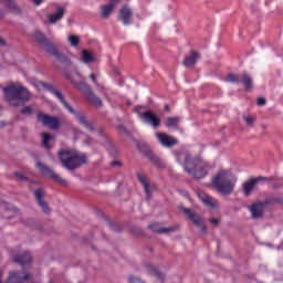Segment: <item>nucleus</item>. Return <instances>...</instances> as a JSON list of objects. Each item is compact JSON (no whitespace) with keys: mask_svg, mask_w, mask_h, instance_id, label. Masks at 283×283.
Segmentation results:
<instances>
[{"mask_svg":"<svg viewBox=\"0 0 283 283\" xmlns=\"http://www.w3.org/2000/svg\"><path fill=\"white\" fill-rule=\"evenodd\" d=\"M138 147L143 156L148 158L149 163H151L154 167H157V169H165V167H167L165 161L158 155H156V153H154L151 147H149L147 144H142Z\"/></svg>","mask_w":283,"mask_h":283,"instance_id":"423d86ee","label":"nucleus"},{"mask_svg":"<svg viewBox=\"0 0 283 283\" xmlns=\"http://www.w3.org/2000/svg\"><path fill=\"white\" fill-rule=\"evenodd\" d=\"M97 134L98 136H105V128L104 127L98 128Z\"/></svg>","mask_w":283,"mask_h":283,"instance_id":"de8ad7c7","label":"nucleus"},{"mask_svg":"<svg viewBox=\"0 0 283 283\" xmlns=\"http://www.w3.org/2000/svg\"><path fill=\"white\" fill-rule=\"evenodd\" d=\"M49 92L53 94V96L57 98L60 103H62V105L70 112V114H74V108L67 103V101H65V97L61 91L54 88V86L51 85V87H49Z\"/></svg>","mask_w":283,"mask_h":283,"instance_id":"f3484780","label":"nucleus"},{"mask_svg":"<svg viewBox=\"0 0 283 283\" xmlns=\"http://www.w3.org/2000/svg\"><path fill=\"white\" fill-rule=\"evenodd\" d=\"M90 78L93 81V83H95V84L97 83V82H96V75L91 74V75H90Z\"/></svg>","mask_w":283,"mask_h":283,"instance_id":"8fccbe9b","label":"nucleus"},{"mask_svg":"<svg viewBox=\"0 0 283 283\" xmlns=\"http://www.w3.org/2000/svg\"><path fill=\"white\" fill-rule=\"evenodd\" d=\"M20 112L24 116H32V114H34V108L32 106H24Z\"/></svg>","mask_w":283,"mask_h":283,"instance_id":"58836bf2","label":"nucleus"},{"mask_svg":"<svg viewBox=\"0 0 283 283\" xmlns=\"http://www.w3.org/2000/svg\"><path fill=\"white\" fill-rule=\"evenodd\" d=\"M1 45H6V41H3V39L0 38V46Z\"/></svg>","mask_w":283,"mask_h":283,"instance_id":"603ef678","label":"nucleus"},{"mask_svg":"<svg viewBox=\"0 0 283 283\" xmlns=\"http://www.w3.org/2000/svg\"><path fill=\"white\" fill-rule=\"evenodd\" d=\"M156 138L163 147H174V145H178V139L167 135L166 133H156Z\"/></svg>","mask_w":283,"mask_h":283,"instance_id":"2eb2a0df","label":"nucleus"},{"mask_svg":"<svg viewBox=\"0 0 283 283\" xmlns=\"http://www.w3.org/2000/svg\"><path fill=\"white\" fill-rule=\"evenodd\" d=\"M34 39L36 43L45 48V51L51 54L52 56H55L60 63H63L64 65H72V60L67 57V55L61 53L59 50H56V46L48 40L45 34H43L41 31H35Z\"/></svg>","mask_w":283,"mask_h":283,"instance_id":"20e7f679","label":"nucleus"},{"mask_svg":"<svg viewBox=\"0 0 283 283\" xmlns=\"http://www.w3.org/2000/svg\"><path fill=\"white\" fill-rule=\"evenodd\" d=\"M35 200L39 205V207H41L42 211L44 213H50V206H48L46 201L43 200V198H45V190H43V188H39L36 190L33 191Z\"/></svg>","mask_w":283,"mask_h":283,"instance_id":"4468645a","label":"nucleus"},{"mask_svg":"<svg viewBox=\"0 0 283 283\" xmlns=\"http://www.w3.org/2000/svg\"><path fill=\"white\" fill-rule=\"evenodd\" d=\"M73 132H76V128H72Z\"/></svg>","mask_w":283,"mask_h":283,"instance_id":"bf43d9fd","label":"nucleus"},{"mask_svg":"<svg viewBox=\"0 0 283 283\" xmlns=\"http://www.w3.org/2000/svg\"><path fill=\"white\" fill-rule=\"evenodd\" d=\"M81 61L85 65H90L91 63H94L96 61V56H94L93 53L90 52L88 50L84 49L82 50Z\"/></svg>","mask_w":283,"mask_h":283,"instance_id":"cd10ccee","label":"nucleus"},{"mask_svg":"<svg viewBox=\"0 0 283 283\" xmlns=\"http://www.w3.org/2000/svg\"><path fill=\"white\" fill-rule=\"evenodd\" d=\"M112 167H123V163L118 161V160H114L111 163Z\"/></svg>","mask_w":283,"mask_h":283,"instance_id":"a18cd8bd","label":"nucleus"},{"mask_svg":"<svg viewBox=\"0 0 283 283\" xmlns=\"http://www.w3.org/2000/svg\"><path fill=\"white\" fill-rule=\"evenodd\" d=\"M148 227L153 233H174V231H178L177 226L165 228L163 223H151Z\"/></svg>","mask_w":283,"mask_h":283,"instance_id":"412c9836","label":"nucleus"},{"mask_svg":"<svg viewBox=\"0 0 283 283\" xmlns=\"http://www.w3.org/2000/svg\"><path fill=\"white\" fill-rule=\"evenodd\" d=\"M73 116H75L76 120L80 123V125H83L88 132H94L96 129V125L93 120H87V117L84 115L78 114L76 111H74Z\"/></svg>","mask_w":283,"mask_h":283,"instance_id":"6ab92c4d","label":"nucleus"},{"mask_svg":"<svg viewBox=\"0 0 283 283\" xmlns=\"http://www.w3.org/2000/svg\"><path fill=\"white\" fill-rule=\"evenodd\" d=\"M198 196L206 207H209L210 209L218 208V201H216L211 196L200 193Z\"/></svg>","mask_w":283,"mask_h":283,"instance_id":"a878e982","label":"nucleus"},{"mask_svg":"<svg viewBox=\"0 0 283 283\" xmlns=\"http://www.w3.org/2000/svg\"><path fill=\"white\" fill-rule=\"evenodd\" d=\"M36 118L38 123H41V125L49 127V129H53L54 132L61 127V119L56 116H50L43 112H39Z\"/></svg>","mask_w":283,"mask_h":283,"instance_id":"0eeeda50","label":"nucleus"},{"mask_svg":"<svg viewBox=\"0 0 283 283\" xmlns=\"http://www.w3.org/2000/svg\"><path fill=\"white\" fill-rule=\"evenodd\" d=\"M164 109H165V112H171V108L169 107V104H166Z\"/></svg>","mask_w":283,"mask_h":283,"instance_id":"3c124183","label":"nucleus"},{"mask_svg":"<svg viewBox=\"0 0 283 283\" xmlns=\"http://www.w3.org/2000/svg\"><path fill=\"white\" fill-rule=\"evenodd\" d=\"M118 74H119L118 71H115V76H118Z\"/></svg>","mask_w":283,"mask_h":283,"instance_id":"4d7b16f0","label":"nucleus"},{"mask_svg":"<svg viewBox=\"0 0 283 283\" xmlns=\"http://www.w3.org/2000/svg\"><path fill=\"white\" fill-rule=\"evenodd\" d=\"M120 3V0H109L108 4L101 7V18L102 19H109V15L114 12L116 6Z\"/></svg>","mask_w":283,"mask_h":283,"instance_id":"a211bd4d","label":"nucleus"},{"mask_svg":"<svg viewBox=\"0 0 283 283\" xmlns=\"http://www.w3.org/2000/svg\"><path fill=\"white\" fill-rule=\"evenodd\" d=\"M185 171L200 180L207 176V165H205V161L200 157L185 155Z\"/></svg>","mask_w":283,"mask_h":283,"instance_id":"39448f33","label":"nucleus"},{"mask_svg":"<svg viewBox=\"0 0 283 283\" xmlns=\"http://www.w3.org/2000/svg\"><path fill=\"white\" fill-rule=\"evenodd\" d=\"M227 83H240L241 77L237 74L230 73L226 77Z\"/></svg>","mask_w":283,"mask_h":283,"instance_id":"e433bc0d","label":"nucleus"},{"mask_svg":"<svg viewBox=\"0 0 283 283\" xmlns=\"http://www.w3.org/2000/svg\"><path fill=\"white\" fill-rule=\"evenodd\" d=\"M14 176L18 180H21L22 182H25L28 180V177H25L22 172H14Z\"/></svg>","mask_w":283,"mask_h":283,"instance_id":"a19ab883","label":"nucleus"},{"mask_svg":"<svg viewBox=\"0 0 283 283\" xmlns=\"http://www.w3.org/2000/svg\"><path fill=\"white\" fill-rule=\"evenodd\" d=\"M266 201H256L249 207V211L253 220H258L259 218H264V211L266 210Z\"/></svg>","mask_w":283,"mask_h":283,"instance_id":"9b49d317","label":"nucleus"},{"mask_svg":"<svg viewBox=\"0 0 283 283\" xmlns=\"http://www.w3.org/2000/svg\"><path fill=\"white\" fill-rule=\"evenodd\" d=\"M262 180H273V178L259 176L256 178L250 179L249 181H245L243 184L244 196H249L250 193H252L253 189H255V186L258 185V182H262Z\"/></svg>","mask_w":283,"mask_h":283,"instance_id":"ddd939ff","label":"nucleus"},{"mask_svg":"<svg viewBox=\"0 0 283 283\" xmlns=\"http://www.w3.org/2000/svg\"><path fill=\"white\" fill-rule=\"evenodd\" d=\"M69 43H71L72 48H76L81 43V39L78 35H69Z\"/></svg>","mask_w":283,"mask_h":283,"instance_id":"4c0bfd02","label":"nucleus"},{"mask_svg":"<svg viewBox=\"0 0 283 283\" xmlns=\"http://www.w3.org/2000/svg\"><path fill=\"white\" fill-rule=\"evenodd\" d=\"M243 120L248 127H253V125H255V122L258 120V117L255 115L243 116Z\"/></svg>","mask_w":283,"mask_h":283,"instance_id":"f704fd0d","label":"nucleus"},{"mask_svg":"<svg viewBox=\"0 0 283 283\" xmlns=\"http://www.w3.org/2000/svg\"><path fill=\"white\" fill-rule=\"evenodd\" d=\"M137 179L139 180V182L143 185V187L145 185H148L149 182H147V177H145L144 175L137 174Z\"/></svg>","mask_w":283,"mask_h":283,"instance_id":"ea45409f","label":"nucleus"},{"mask_svg":"<svg viewBox=\"0 0 283 283\" xmlns=\"http://www.w3.org/2000/svg\"><path fill=\"white\" fill-rule=\"evenodd\" d=\"M4 101L12 105V107H19V105L29 103L32 99V93L28 91L25 86L21 84L11 83L2 88Z\"/></svg>","mask_w":283,"mask_h":283,"instance_id":"f257e3e1","label":"nucleus"},{"mask_svg":"<svg viewBox=\"0 0 283 283\" xmlns=\"http://www.w3.org/2000/svg\"><path fill=\"white\" fill-rule=\"evenodd\" d=\"M143 187L146 193V199L151 200V193H154V189H156V186L150 184H145Z\"/></svg>","mask_w":283,"mask_h":283,"instance_id":"72a5a7b5","label":"nucleus"},{"mask_svg":"<svg viewBox=\"0 0 283 283\" xmlns=\"http://www.w3.org/2000/svg\"><path fill=\"white\" fill-rule=\"evenodd\" d=\"M6 6L13 14H21V8H19L14 0H7Z\"/></svg>","mask_w":283,"mask_h":283,"instance_id":"2f4dec72","label":"nucleus"},{"mask_svg":"<svg viewBox=\"0 0 283 283\" xmlns=\"http://www.w3.org/2000/svg\"><path fill=\"white\" fill-rule=\"evenodd\" d=\"M74 71H75V74H77V76H80L78 69L76 66H74Z\"/></svg>","mask_w":283,"mask_h":283,"instance_id":"864d4df0","label":"nucleus"},{"mask_svg":"<svg viewBox=\"0 0 283 283\" xmlns=\"http://www.w3.org/2000/svg\"><path fill=\"white\" fill-rule=\"evenodd\" d=\"M118 19L124 25H132L134 23V11L129 6L125 4L119 9Z\"/></svg>","mask_w":283,"mask_h":283,"instance_id":"f8f14e48","label":"nucleus"},{"mask_svg":"<svg viewBox=\"0 0 283 283\" xmlns=\"http://www.w3.org/2000/svg\"><path fill=\"white\" fill-rule=\"evenodd\" d=\"M263 129H266V125H263Z\"/></svg>","mask_w":283,"mask_h":283,"instance_id":"13d9d810","label":"nucleus"},{"mask_svg":"<svg viewBox=\"0 0 283 283\" xmlns=\"http://www.w3.org/2000/svg\"><path fill=\"white\" fill-rule=\"evenodd\" d=\"M147 272L150 275H155V277L159 279L160 282H165V274L160 273V271H158V269H156V266L154 265H147L146 266Z\"/></svg>","mask_w":283,"mask_h":283,"instance_id":"c85d7f7f","label":"nucleus"},{"mask_svg":"<svg viewBox=\"0 0 283 283\" xmlns=\"http://www.w3.org/2000/svg\"><path fill=\"white\" fill-rule=\"evenodd\" d=\"M86 98L90 105H94V107H103V101L101 97L96 96V94L93 93L91 88H88L86 92Z\"/></svg>","mask_w":283,"mask_h":283,"instance_id":"b1692460","label":"nucleus"},{"mask_svg":"<svg viewBox=\"0 0 283 283\" xmlns=\"http://www.w3.org/2000/svg\"><path fill=\"white\" fill-rule=\"evenodd\" d=\"M59 160L67 171H74L83 167V165H87V155L84 153H80L74 149H60L57 151Z\"/></svg>","mask_w":283,"mask_h":283,"instance_id":"f03ea898","label":"nucleus"},{"mask_svg":"<svg viewBox=\"0 0 283 283\" xmlns=\"http://www.w3.org/2000/svg\"><path fill=\"white\" fill-rule=\"evenodd\" d=\"M49 92L53 94V96L57 98L60 103H62V105L70 112V114H74V108L67 103V101H65V97L61 91L54 88V86L51 85V87H49Z\"/></svg>","mask_w":283,"mask_h":283,"instance_id":"dca6fc26","label":"nucleus"},{"mask_svg":"<svg viewBox=\"0 0 283 283\" xmlns=\"http://www.w3.org/2000/svg\"><path fill=\"white\" fill-rule=\"evenodd\" d=\"M3 11L2 10H0V19H3Z\"/></svg>","mask_w":283,"mask_h":283,"instance_id":"5fc2aeb1","label":"nucleus"},{"mask_svg":"<svg viewBox=\"0 0 283 283\" xmlns=\"http://www.w3.org/2000/svg\"><path fill=\"white\" fill-rule=\"evenodd\" d=\"M264 201L268 207H273V205H283L282 197H268Z\"/></svg>","mask_w":283,"mask_h":283,"instance_id":"473e14b6","label":"nucleus"},{"mask_svg":"<svg viewBox=\"0 0 283 283\" xmlns=\"http://www.w3.org/2000/svg\"><path fill=\"white\" fill-rule=\"evenodd\" d=\"M256 105H260V106L266 105V99L264 97H259L256 101Z\"/></svg>","mask_w":283,"mask_h":283,"instance_id":"79ce46f5","label":"nucleus"},{"mask_svg":"<svg viewBox=\"0 0 283 283\" xmlns=\"http://www.w3.org/2000/svg\"><path fill=\"white\" fill-rule=\"evenodd\" d=\"M120 129H123V132L127 133V128H125L124 126H119Z\"/></svg>","mask_w":283,"mask_h":283,"instance_id":"6e6d98bb","label":"nucleus"},{"mask_svg":"<svg viewBox=\"0 0 283 283\" xmlns=\"http://www.w3.org/2000/svg\"><path fill=\"white\" fill-rule=\"evenodd\" d=\"M32 3H34V6H41V3L43 2V0H31Z\"/></svg>","mask_w":283,"mask_h":283,"instance_id":"09e8293b","label":"nucleus"},{"mask_svg":"<svg viewBox=\"0 0 283 283\" xmlns=\"http://www.w3.org/2000/svg\"><path fill=\"white\" fill-rule=\"evenodd\" d=\"M240 83H242L247 92H249L253 87V77L249 73H242Z\"/></svg>","mask_w":283,"mask_h":283,"instance_id":"bb28decb","label":"nucleus"},{"mask_svg":"<svg viewBox=\"0 0 283 283\" xmlns=\"http://www.w3.org/2000/svg\"><path fill=\"white\" fill-rule=\"evenodd\" d=\"M73 116H75L76 120L80 123V125H83L88 132H94L96 129V125L93 120H87V117L84 115L78 114L76 111H74Z\"/></svg>","mask_w":283,"mask_h":283,"instance_id":"aec40b11","label":"nucleus"},{"mask_svg":"<svg viewBox=\"0 0 283 283\" xmlns=\"http://www.w3.org/2000/svg\"><path fill=\"white\" fill-rule=\"evenodd\" d=\"M51 86L52 85H50V84H48V83H45L43 81H36L34 83V87H36V90H46V92H49Z\"/></svg>","mask_w":283,"mask_h":283,"instance_id":"c9c22d12","label":"nucleus"},{"mask_svg":"<svg viewBox=\"0 0 283 283\" xmlns=\"http://www.w3.org/2000/svg\"><path fill=\"white\" fill-rule=\"evenodd\" d=\"M65 76H66L67 81H71V83H73V85H78V83L75 82L74 78H72V75L70 73H65Z\"/></svg>","mask_w":283,"mask_h":283,"instance_id":"37998d69","label":"nucleus"},{"mask_svg":"<svg viewBox=\"0 0 283 283\" xmlns=\"http://www.w3.org/2000/svg\"><path fill=\"white\" fill-rule=\"evenodd\" d=\"M42 145L44 149H51L52 146L50 145V140H54V136L50 133H42Z\"/></svg>","mask_w":283,"mask_h":283,"instance_id":"7c9ffc66","label":"nucleus"},{"mask_svg":"<svg viewBox=\"0 0 283 283\" xmlns=\"http://www.w3.org/2000/svg\"><path fill=\"white\" fill-rule=\"evenodd\" d=\"M140 109H143V106H136L135 107V112L139 116V118H140V114H145V112H140Z\"/></svg>","mask_w":283,"mask_h":283,"instance_id":"49530a36","label":"nucleus"},{"mask_svg":"<svg viewBox=\"0 0 283 283\" xmlns=\"http://www.w3.org/2000/svg\"><path fill=\"white\" fill-rule=\"evenodd\" d=\"M13 262L15 264H21V266L25 268L28 264L32 262V254L30 252H22L13 256Z\"/></svg>","mask_w":283,"mask_h":283,"instance_id":"5701e85b","label":"nucleus"},{"mask_svg":"<svg viewBox=\"0 0 283 283\" xmlns=\"http://www.w3.org/2000/svg\"><path fill=\"white\" fill-rule=\"evenodd\" d=\"M63 17H65V8H63V7H57L55 13L48 15L49 23L54 24V23H56L57 21H61V19H63Z\"/></svg>","mask_w":283,"mask_h":283,"instance_id":"393cba45","label":"nucleus"},{"mask_svg":"<svg viewBox=\"0 0 283 283\" xmlns=\"http://www.w3.org/2000/svg\"><path fill=\"white\" fill-rule=\"evenodd\" d=\"M209 222H211L213 227H218V224H220V219L211 218Z\"/></svg>","mask_w":283,"mask_h":283,"instance_id":"c03bdc74","label":"nucleus"},{"mask_svg":"<svg viewBox=\"0 0 283 283\" xmlns=\"http://www.w3.org/2000/svg\"><path fill=\"white\" fill-rule=\"evenodd\" d=\"M165 125L168 129H171V127L178 129V125H180V117H167Z\"/></svg>","mask_w":283,"mask_h":283,"instance_id":"c756f323","label":"nucleus"},{"mask_svg":"<svg viewBox=\"0 0 283 283\" xmlns=\"http://www.w3.org/2000/svg\"><path fill=\"white\" fill-rule=\"evenodd\" d=\"M198 61H200V53H198L195 50H191L190 54L184 59L182 65L185 67H193L196 63H198Z\"/></svg>","mask_w":283,"mask_h":283,"instance_id":"4be33fe9","label":"nucleus"},{"mask_svg":"<svg viewBox=\"0 0 283 283\" xmlns=\"http://www.w3.org/2000/svg\"><path fill=\"white\" fill-rule=\"evenodd\" d=\"M140 118L144 123H146V125H150L153 129H158L163 123L160 117H158V115L151 111H147L145 114H140Z\"/></svg>","mask_w":283,"mask_h":283,"instance_id":"9d476101","label":"nucleus"},{"mask_svg":"<svg viewBox=\"0 0 283 283\" xmlns=\"http://www.w3.org/2000/svg\"><path fill=\"white\" fill-rule=\"evenodd\" d=\"M181 211L196 227H201V233L207 234V226L202 224V218L200 216L189 208H181Z\"/></svg>","mask_w":283,"mask_h":283,"instance_id":"1a4fd4ad","label":"nucleus"},{"mask_svg":"<svg viewBox=\"0 0 283 283\" xmlns=\"http://www.w3.org/2000/svg\"><path fill=\"white\" fill-rule=\"evenodd\" d=\"M38 169H40L41 174L43 176H49L54 182H57V185H62V187H67V181L61 177L60 174H56L53 169H51L45 164L38 161L36 163Z\"/></svg>","mask_w":283,"mask_h":283,"instance_id":"6e6552de","label":"nucleus"},{"mask_svg":"<svg viewBox=\"0 0 283 283\" xmlns=\"http://www.w3.org/2000/svg\"><path fill=\"white\" fill-rule=\"evenodd\" d=\"M212 187L223 196H231L235 189V178L227 170L221 169L212 177Z\"/></svg>","mask_w":283,"mask_h":283,"instance_id":"7ed1b4c3","label":"nucleus"}]
</instances>
